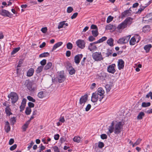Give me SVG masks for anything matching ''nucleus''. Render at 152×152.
I'll list each match as a JSON object with an SVG mask.
<instances>
[{"mask_svg": "<svg viewBox=\"0 0 152 152\" xmlns=\"http://www.w3.org/2000/svg\"><path fill=\"white\" fill-rule=\"evenodd\" d=\"M123 125L122 123L119 122L117 123L114 126V133L115 134H119L122 131Z\"/></svg>", "mask_w": 152, "mask_h": 152, "instance_id": "f257e3e1", "label": "nucleus"}, {"mask_svg": "<svg viewBox=\"0 0 152 152\" xmlns=\"http://www.w3.org/2000/svg\"><path fill=\"white\" fill-rule=\"evenodd\" d=\"M8 97L11 99V102L12 104L16 103L18 99V95L14 92H11L8 96Z\"/></svg>", "mask_w": 152, "mask_h": 152, "instance_id": "f03ea898", "label": "nucleus"}, {"mask_svg": "<svg viewBox=\"0 0 152 152\" xmlns=\"http://www.w3.org/2000/svg\"><path fill=\"white\" fill-rule=\"evenodd\" d=\"M92 56L93 59L96 61H101L103 59L101 52H94L92 54Z\"/></svg>", "mask_w": 152, "mask_h": 152, "instance_id": "7ed1b4c3", "label": "nucleus"}, {"mask_svg": "<svg viewBox=\"0 0 152 152\" xmlns=\"http://www.w3.org/2000/svg\"><path fill=\"white\" fill-rule=\"evenodd\" d=\"M57 78L58 82L60 83L63 82L65 80L66 78L63 71H61L58 73Z\"/></svg>", "mask_w": 152, "mask_h": 152, "instance_id": "20e7f679", "label": "nucleus"}, {"mask_svg": "<svg viewBox=\"0 0 152 152\" xmlns=\"http://www.w3.org/2000/svg\"><path fill=\"white\" fill-rule=\"evenodd\" d=\"M27 88L30 91H34L36 87L33 81H29L26 85Z\"/></svg>", "mask_w": 152, "mask_h": 152, "instance_id": "39448f33", "label": "nucleus"}, {"mask_svg": "<svg viewBox=\"0 0 152 152\" xmlns=\"http://www.w3.org/2000/svg\"><path fill=\"white\" fill-rule=\"evenodd\" d=\"M0 15L3 16H6L10 18H11L12 15L11 13L5 10H0Z\"/></svg>", "mask_w": 152, "mask_h": 152, "instance_id": "423d86ee", "label": "nucleus"}, {"mask_svg": "<svg viewBox=\"0 0 152 152\" xmlns=\"http://www.w3.org/2000/svg\"><path fill=\"white\" fill-rule=\"evenodd\" d=\"M77 46L80 48L83 49L85 47V43L83 40L79 39L76 42Z\"/></svg>", "mask_w": 152, "mask_h": 152, "instance_id": "0eeeda50", "label": "nucleus"}, {"mask_svg": "<svg viewBox=\"0 0 152 152\" xmlns=\"http://www.w3.org/2000/svg\"><path fill=\"white\" fill-rule=\"evenodd\" d=\"M88 98V96L86 94L82 96L80 99L79 104L83 105L87 100Z\"/></svg>", "mask_w": 152, "mask_h": 152, "instance_id": "6e6552de", "label": "nucleus"}, {"mask_svg": "<svg viewBox=\"0 0 152 152\" xmlns=\"http://www.w3.org/2000/svg\"><path fill=\"white\" fill-rule=\"evenodd\" d=\"M115 64H113L109 65L107 67V71L113 74L115 72Z\"/></svg>", "mask_w": 152, "mask_h": 152, "instance_id": "1a4fd4ad", "label": "nucleus"}, {"mask_svg": "<svg viewBox=\"0 0 152 152\" xmlns=\"http://www.w3.org/2000/svg\"><path fill=\"white\" fill-rule=\"evenodd\" d=\"M83 57L82 54H78L74 57V61L75 63L78 64L80 62V61Z\"/></svg>", "mask_w": 152, "mask_h": 152, "instance_id": "9d476101", "label": "nucleus"}, {"mask_svg": "<svg viewBox=\"0 0 152 152\" xmlns=\"http://www.w3.org/2000/svg\"><path fill=\"white\" fill-rule=\"evenodd\" d=\"M114 121H113L111 123L110 126L109 127L108 131L107 132V134L108 135L110 134L113 133V132H114Z\"/></svg>", "mask_w": 152, "mask_h": 152, "instance_id": "9b49d317", "label": "nucleus"}, {"mask_svg": "<svg viewBox=\"0 0 152 152\" xmlns=\"http://www.w3.org/2000/svg\"><path fill=\"white\" fill-rule=\"evenodd\" d=\"M124 61L121 59H119L118 61V69L119 70L122 69L124 67Z\"/></svg>", "mask_w": 152, "mask_h": 152, "instance_id": "f8f14e48", "label": "nucleus"}, {"mask_svg": "<svg viewBox=\"0 0 152 152\" xmlns=\"http://www.w3.org/2000/svg\"><path fill=\"white\" fill-rule=\"evenodd\" d=\"M95 43V42L91 43L88 46V49L91 51L96 50L97 49L96 46L94 45L96 43Z\"/></svg>", "mask_w": 152, "mask_h": 152, "instance_id": "ddd939ff", "label": "nucleus"}, {"mask_svg": "<svg viewBox=\"0 0 152 152\" xmlns=\"http://www.w3.org/2000/svg\"><path fill=\"white\" fill-rule=\"evenodd\" d=\"M99 95L96 93H93L91 96V101L93 102H96L98 100Z\"/></svg>", "mask_w": 152, "mask_h": 152, "instance_id": "4468645a", "label": "nucleus"}, {"mask_svg": "<svg viewBox=\"0 0 152 152\" xmlns=\"http://www.w3.org/2000/svg\"><path fill=\"white\" fill-rule=\"evenodd\" d=\"M152 20V13H149L145 17L143 18V20L145 21L150 22Z\"/></svg>", "mask_w": 152, "mask_h": 152, "instance_id": "2eb2a0df", "label": "nucleus"}, {"mask_svg": "<svg viewBox=\"0 0 152 152\" xmlns=\"http://www.w3.org/2000/svg\"><path fill=\"white\" fill-rule=\"evenodd\" d=\"M133 18L130 17H127L124 21L127 26L131 25L132 23Z\"/></svg>", "mask_w": 152, "mask_h": 152, "instance_id": "dca6fc26", "label": "nucleus"}, {"mask_svg": "<svg viewBox=\"0 0 152 152\" xmlns=\"http://www.w3.org/2000/svg\"><path fill=\"white\" fill-rule=\"evenodd\" d=\"M127 27V26L124 21L118 25L117 28L118 29H124Z\"/></svg>", "mask_w": 152, "mask_h": 152, "instance_id": "f3484780", "label": "nucleus"}, {"mask_svg": "<svg viewBox=\"0 0 152 152\" xmlns=\"http://www.w3.org/2000/svg\"><path fill=\"white\" fill-rule=\"evenodd\" d=\"M62 44L63 42H60L56 43L53 46L52 50V51H53L56 48L61 45Z\"/></svg>", "mask_w": 152, "mask_h": 152, "instance_id": "a211bd4d", "label": "nucleus"}, {"mask_svg": "<svg viewBox=\"0 0 152 152\" xmlns=\"http://www.w3.org/2000/svg\"><path fill=\"white\" fill-rule=\"evenodd\" d=\"M5 130L7 133H8L10 130V127L9 122L7 121L5 123Z\"/></svg>", "mask_w": 152, "mask_h": 152, "instance_id": "6ab92c4d", "label": "nucleus"}, {"mask_svg": "<svg viewBox=\"0 0 152 152\" xmlns=\"http://www.w3.org/2000/svg\"><path fill=\"white\" fill-rule=\"evenodd\" d=\"M34 73V69L32 68H30L27 72V76L28 77H31L33 75Z\"/></svg>", "mask_w": 152, "mask_h": 152, "instance_id": "aec40b11", "label": "nucleus"}, {"mask_svg": "<svg viewBox=\"0 0 152 152\" xmlns=\"http://www.w3.org/2000/svg\"><path fill=\"white\" fill-rule=\"evenodd\" d=\"M151 30L150 26L149 25L145 26L142 28L143 31L145 33Z\"/></svg>", "mask_w": 152, "mask_h": 152, "instance_id": "412c9836", "label": "nucleus"}, {"mask_svg": "<svg viewBox=\"0 0 152 152\" xmlns=\"http://www.w3.org/2000/svg\"><path fill=\"white\" fill-rule=\"evenodd\" d=\"M107 44L111 47H112L114 45V40L112 38H110L108 39L107 40Z\"/></svg>", "mask_w": 152, "mask_h": 152, "instance_id": "4be33fe9", "label": "nucleus"}, {"mask_svg": "<svg viewBox=\"0 0 152 152\" xmlns=\"http://www.w3.org/2000/svg\"><path fill=\"white\" fill-rule=\"evenodd\" d=\"M5 111L6 114L8 116L12 115V113L11 112V109L9 106H7L5 108Z\"/></svg>", "mask_w": 152, "mask_h": 152, "instance_id": "5701e85b", "label": "nucleus"}, {"mask_svg": "<svg viewBox=\"0 0 152 152\" xmlns=\"http://www.w3.org/2000/svg\"><path fill=\"white\" fill-rule=\"evenodd\" d=\"M104 93V91L102 88L100 87L98 88L97 94L99 95H103Z\"/></svg>", "mask_w": 152, "mask_h": 152, "instance_id": "b1692460", "label": "nucleus"}, {"mask_svg": "<svg viewBox=\"0 0 152 152\" xmlns=\"http://www.w3.org/2000/svg\"><path fill=\"white\" fill-rule=\"evenodd\" d=\"M152 46L151 44H148L145 45L144 47V49L146 51V53L149 52Z\"/></svg>", "mask_w": 152, "mask_h": 152, "instance_id": "393cba45", "label": "nucleus"}, {"mask_svg": "<svg viewBox=\"0 0 152 152\" xmlns=\"http://www.w3.org/2000/svg\"><path fill=\"white\" fill-rule=\"evenodd\" d=\"M107 38L106 37H102L101 38L99 39V40L96 42H95L96 43H100L103 42L107 39Z\"/></svg>", "mask_w": 152, "mask_h": 152, "instance_id": "a878e982", "label": "nucleus"}, {"mask_svg": "<svg viewBox=\"0 0 152 152\" xmlns=\"http://www.w3.org/2000/svg\"><path fill=\"white\" fill-rule=\"evenodd\" d=\"M112 84L110 83V84H107L105 85V88L107 92H109L110 91L112 88Z\"/></svg>", "mask_w": 152, "mask_h": 152, "instance_id": "bb28decb", "label": "nucleus"}, {"mask_svg": "<svg viewBox=\"0 0 152 152\" xmlns=\"http://www.w3.org/2000/svg\"><path fill=\"white\" fill-rule=\"evenodd\" d=\"M130 13L129 12V10H127L125 11L124 12H123L121 13V17L122 18H123L124 17H125L126 16H127L129 15V13Z\"/></svg>", "mask_w": 152, "mask_h": 152, "instance_id": "cd10ccee", "label": "nucleus"}, {"mask_svg": "<svg viewBox=\"0 0 152 152\" xmlns=\"http://www.w3.org/2000/svg\"><path fill=\"white\" fill-rule=\"evenodd\" d=\"M136 39L134 36L132 37L129 41L130 44L131 45H134L135 44Z\"/></svg>", "mask_w": 152, "mask_h": 152, "instance_id": "c85d7f7f", "label": "nucleus"}, {"mask_svg": "<svg viewBox=\"0 0 152 152\" xmlns=\"http://www.w3.org/2000/svg\"><path fill=\"white\" fill-rule=\"evenodd\" d=\"M91 33L93 36L94 37H96L99 34L98 32V29L92 30Z\"/></svg>", "mask_w": 152, "mask_h": 152, "instance_id": "c756f323", "label": "nucleus"}, {"mask_svg": "<svg viewBox=\"0 0 152 152\" xmlns=\"http://www.w3.org/2000/svg\"><path fill=\"white\" fill-rule=\"evenodd\" d=\"M113 53L112 50H110L109 48L107 49V53H106V57H108L109 56H111Z\"/></svg>", "mask_w": 152, "mask_h": 152, "instance_id": "7c9ffc66", "label": "nucleus"}, {"mask_svg": "<svg viewBox=\"0 0 152 152\" xmlns=\"http://www.w3.org/2000/svg\"><path fill=\"white\" fill-rule=\"evenodd\" d=\"M145 113L143 112H141L139 113L138 115L137 116V119L139 120L142 119Z\"/></svg>", "mask_w": 152, "mask_h": 152, "instance_id": "2f4dec72", "label": "nucleus"}, {"mask_svg": "<svg viewBox=\"0 0 152 152\" xmlns=\"http://www.w3.org/2000/svg\"><path fill=\"white\" fill-rule=\"evenodd\" d=\"M52 65V64L51 62H48L46 64V65L44 67V69L47 70L51 68Z\"/></svg>", "mask_w": 152, "mask_h": 152, "instance_id": "473e14b6", "label": "nucleus"}, {"mask_svg": "<svg viewBox=\"0 0 152 152\" xmlns=\"http://www.w3.org/2000/svg\"><path fill=\"white\" fill-rule=\"evenodd\" d=\"M73 140L75 142L79 143L81 141V138L79 137L75 136L73 138Z\"/></svg>", "mask_w": 152, "mask_h": 152, "instance_id": "72a5a7b5", "label": "nucleus"}, {"mask_svg": "<svg viewBox=\"0 0 152 152\" xmlns=\"http://www.w3.org/2000/svg\"><path fill=\"white\" fill-rule=\"evenodd\" d=\"M50 55L48 52H44L42 53L39 55V57L40 58L48 56Z\"/></svg>", "mask_w": 152, "mask_h": 152, "instance_id": "f704fd0d", "label": "nucleus"}, {"mask_svg": "<svg viewBox=\"0 0 152 152\" xmlns=\"http://www.w3.org/2000/svg\"><path fill=\"white\" fill-rule=\"evenodd\" d=\"M20 49V47L15 48L11 52V54L12 55L15 54V53H17L18 51H19Z\"/></svg>", "mask_w": 152, "mask_h": 152, "instance_id": "c9c22d12", "label": "nucleus"}, {"mask_svg": "<svg viewBox=\"0 0 152 152\" xmlns=\"http://www.w3.org/2000/svg\"><path fill=\"white\" fill-rule=\"evenodd\" d=\"M43 68V66H39L37 69L36 72L37 73H39L41 72Z\"/></svg>", "mask_w": 152, "mask_h": 152, "instance_id": "e433bc0d", "label": "nucleus"}, {"mask_svg": "<svg viewBox=\"0 0 152 152\" xmlns=\"http://www.w3.org/2000/svg\"><path fill=\"white\" fill-rule=\"evenodd\" d=\"M151 105V103L150 102L146 103L143 102L142 103V106L143 107H147L150 106Z\"/></svg>", "mask_w": 152, "mask_h": 152, "instance_id": "4c0bfd02", "label": "nucleus"}, {"mask_svg": "<svg viewBox=\"0 0 152 152\" xmlns=\"http://www.w3.org/2000/svg\"><path fill=\"white\" fill-rule=\"evenodd\" d=\"M142 140L140 138H138L136 141V142L133 144V147H134L136 145H138L141 142Z\"/></svg>", "mask_w": 152, "mask_h": 152, "instance_id": "58836bf2", "label": "nucleus"}, {"mask_svg": "<svg viewBox=\"0 0 152 152\" xmlns=\"http://www.w3.org/2000/svg\"><path fill=\"white\" fill-rule=\"evenodd\" d=\"M39 98L40 99L43 98L44 97V93L43 91H41L39 92L37 95Z\"/></svg>", "mask_w": 152, "mask_h": 152, "instance_id": "ea45409f", "label": "nucleus"}, {"mask_svg": "<svg viewBox=\"0 0 152 152\" xmlns=\"http://www.w3.org/2000/svg\"><path fill=\"white\" fill-rule=\"evenodd\" d=\"M69 69H69V73L70 75H73L75 73V71L73 67L72 66L70 67Z\"/></svg>", "mask_w": 152, "mask_h": 152, "instance_id": "a19ab883", "label": "nucleus"}, {"mask_svg": "<svg viewBox=\"0 0 152 152\" xmlns=\"http://www.w3.org/2000/svg\"><path fill=\"white\" fill-rule=\"evenodd\" d=\"M31 109L28 107H27L25 110V113L27 115H29L31 112Z\"/></svg>", "mask_w": 152, "mask_h": 152, "instance_id": "79ce46f5", "label": "nucleus"}, {"mask_svg": "<svg viewBox=\"0 0 152 152\" xmlns=\"http://www.w3.org/2000/svg\"><path fill=\"white\" fill-rule=\"evenodd\" d=\"M130 37H131V36L129 35V36H126V37H124V44L128 42V41L130 38Z\"/></svg>", "mask_w": 152, "mask_h": 152, "instance_id": "37998d69", "label": "nucleus"}, {"mask_svg": "<svg viewBox=\"0 0 152 152\" xmlns=\"http://www.w3.org/2000/svg\"><path fill=\"white\" fill-rule=\"evenodd\" d=\"M66 47L68 49L71 50L73 48V45L70 42H68L66 44Z\"/></svg>", "mask_w": 152, "mask_h": 152, "instance_id": "c03bdc74", "label": "nucleus"}, {"mask_svg": "<svg viewBox=\"0 0 152 152\" xmlns=\"http://www.w3.org/2000/svg\"><path fill=\"white\" fill-rule=\"evenodd\" d=\"M27 99L29 101H31L33 102H34L36 101L35 99L30 96H27Z\"/></svg>", "mask_w": 152, "mask_h": 152, "instance_id": "a18cd8bd", "label": "nucleus"}, {"mask_svg": "<svg viewBox=\"0 0 152 152\" xmlns=\"http://www.w3.org/2000/svg\"><path fill=\"white\" fill-rule=\"evenodd\" d=\"M65 21L60 22L58 26V28L60 29L63 27L64 25L65 24Z\"/></svg>", "mask_w": 152, "mask_h": 152, "instance_id": "49530a36", "label": "nucleus"}, {"mask_svg": "<svg viewBox=\"0 0 152 152\" xmlns=\"http://www.w3.org/2000/svg\"><path fill=\"white\" fill-rule=\"evenodd\" d=\"M113 25L110 24L107 25L106 26V28L107 29L110 30L112 29L113 28Z\"/></svg>", "mask_w": 152, "mask_h": 152, "instance_id": "de8ad7c7", "label": "nucleus"}, {"mask_svg": "<svg viewBox=\"0 0 152 152\" xmlns=\"http://www.w3.org/2000/svg\"><path fill=\"white\" fill-rule=\"evenodd\" d=\"M113 18V17L110 15L107 18V23H109L111 22Z\"/></svg>", "mask_w": 152, "mask_h": 152, "instance_id": "09e8293b", "label": "nucleus"}, {"mask_svg": "<svg viewBox=\"0 0 152 152\" xmlns=\"http://www.w3.org/2000/svg\"><path fill=\"white\" fill-rule=\"evenodd\" d=\"M124 37L120 39L117 41V42L118 43H119L121 44H124Z\"/></svg>", "mask_w": 152, "mask_h": 152, "instance_id": "8fccbe9b", "label": "nucleus"}, {"mask_svg": "<svg viewBox=\"0 0 152 152\" xmlns=\"http://www.w3.org/2000/svg\"><path fill=\"white\" fill-rule=\"evenodd\" d=\"M10 121L11 124L13 125L16 121V118L13 117L12 118H11L10 119Z\"/></svg>", "mask_w": 152, "mask_h": 152, "instance_id": "3c124183", "label": "nucleus"}, {"mask_svg": "<svg viewBox=\"0 0 152 152\" xmlns=\"http://www.w3.org/2000/svg\"><path fill=\"white\" fill-rule=\"evenodd\" d=\"M104 143L101 142H99L98 147L100 148H102L104 146Z\"/></svg>", "mask_w": 152, "mask_h": 152, "instance_id": "603ef678", "label": "nucleus"}, {"mask_svg": "<svg viewBox=\"0 0 152 152\" xmlns=\"http://www.w3.org/2000/svg\"><path fill=\"white\" fill-rule=\"evenodd\" d=\"M95 39V38L93 36H91L88 37V40L90 42H92Z\"/></svg>", "mask_w": 152, "mask_h": 152, "instance_id": "864d4df0", "label": "nucleus"}, {"mask_svg": "<svg viewBox=\"0 0 152 152\" xmlns=\"http://www.w3.org/2000/svg\"><path fill=\"white\" fill-rule=\"evenodd\" d=\"M46 59H44L41 61L40 62V64L42 65L41 66H43L45 65L46 63Z\"/></svg>", "mask_w": 152, "mask_h": 152, "instance_id": "5fc2aeb1", "label": "nucleus"}, {"mask_svg": "<svg viewBox=\"0 0 152 152\" xmlns=\"http://www.w3.org/2000/svg\"><path fill=\"white\" fill-rule=\"evenodd\" d=\"M149 97H151V99H152V92L150 91L148 94H147L145 97L146 98H148Z\"/></svg>", "mask_w": 152, "mask_h": 152, "instance_id": "6e6d98bb", "label": "nucleus"}, {"mask_svg": "<svg viewBox=\"0 0 152 152\" xmlns=\"http://www.w3.org/2000/svg\"><path fill=\"white\" fill-rule=\"evenodd\" d=\"M73 10V8L71 7H69L67 8V12L68 13L71 12Z\"/></svg>", "mask_w": 152, "mask_h": 152, "instance_id": "4d7b16f0", "label": "nucleus"}, {"mask_svg": "<svg viewBox=\"0 0 152 152\" xmlns=\"http://www.w3.org/2000/svg\"><path fill=\"white\" fill-rule=\"evenodd\" d=\"M91 28L94 29V30H98V28L97 26L96 25L92 24L91 26Z\"/></svg>", "mask_w": 152, "mask_h": 152, "instance_id": "13d9d810", "label": "nucleus"}, {"mask_svg": "<svg viewBox=\"0 0 152 152\" xmlns=\"http://www.w3.org/2000/svg\"><path fill=\"white\" fill-rule=\"evenodd\" d=\"M17 145L16 144H15L11 146L10 148V150L11 151H12L14 150L17 147Z\"/></svg>", "mask_w": 152, "mask_h": 152, "instance_id": "bf43d9fd", "label": "nucleus"}, {"mask_svg": "<svg viewBox=\"0 0 152 152\" xmlns=\"http://www.w3.org/2000/svg\"><path fill=\"white\" fill-rule=\"evenodd\" d=\"M146 7V6H142V7H140L138 10L137 11V12L140 13Z\"/></svg>", "mask_w": 152, "mask_h": 152, "instance_id": "052dcab7", "label": "nucleus"}, {"mask_svg": "<svg viewBox=\"0 0 152 152\" xmlns=\"http://www.w3.org/2000/svg\"><path fill=\"white\" fill-rule=\"evenodd\" d=\"M107 136L105 134H102L101 135V138L102 139H105L107 138Z\"/></svg>", "mask_w": 152, "mask_h": 152, "instance_id": "680f3d73", "label": "nucleus"}, {"mask_svg": "<svg viewBox=\"0 0 152 152\" xmlns=\"http://www.w3.org/2000/svg\"><path fill=\"white\" fill-rule=\"evenodd\" d=\"M47 28L46 27L42 28L41 29V31L44 33H45L47 31Z\"/></svg>", "mask_w": 152, "mask_h": 152, "instance_id": "e2e57ef3", "label": "nucleus"}, {"mask_svg": "<svg viewBox=\"0 0 152 152\" xmlns=\"http://www.w3.org/2000/svg\"><path fill=\"white\" fill-rule=\"evenodd\" d=\"M29 108L33 107L34 106V104L31 102H29L28 103Z\"/></svg>", "mask_w": 152, "mask_h": 152, "instance_id": "0e129e2a", "label": "nucleus"}, {"mask_svg": "<svg viewBox=\"0 0 152 152\" xmlns=\"http://www.w3.org/2000/svg\"><path fill=\"white\" fill-rule=\"evenodd\" d=\"M28 128V126L23 125L22 127V129L23 131V132H25Z\"/></svg>", "mask_w": 152, "mask_h": 152, "instance_id": "69168bd1", "label": "nucleus"}, {"mask_svg": "<svg viewBox=\"0 0 152 152\" xmlns=\"http://www.w3.org/2000/svg\"><path fill=\"white\" fill-rule=\"evenodd\" d=\"M91 104H88L87 105V106L86 107V109H85L86 111H89V110L91 108Z\"/></svg>", "mask_w": 152, "mask_h": 152, "instance_id": "338daca9", "label": "nucleus"}, {"mask_svg": "<svg viewBox=\"0 0 152 152\" xmlns=\"http://www.w3.org/2000/svg\"><path fill=\"white\" fill-rule=\"evenodd\" d=\"M54 151L55 152H60L58 148V147L56 146H54L53 147Z\"/></svg>", "mask_w": 152, "mask_h": 152, "instance_id": "774afa93", "label": "nucleus"}]
</instances>
